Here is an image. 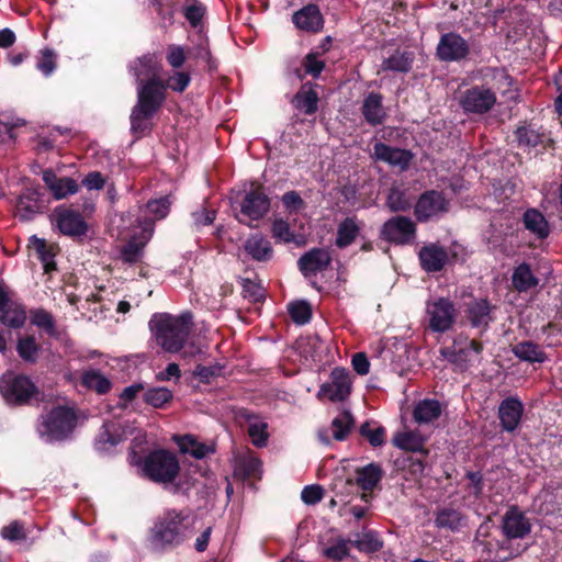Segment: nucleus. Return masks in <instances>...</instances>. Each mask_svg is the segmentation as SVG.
Masks as SVG:
<instances>
[{
    "instance_id": "nucleus-1",
    "label": "nucleus",
    "mask_w": 562,
    "mask_h": 562,
    "mask_svg": "<svg viewBox=\"0 0 562 562\" xmlns=\"http://www.w3.org/2000/svg\"><path fill=\"white\" fill-rule=\"evenodd\" d=\"M143 71L135 68L137 81V102L133 106L130 121L131 132L143 136L151 131V119L160 110L166 100L167 86L156 71L148 79H142Z\"/></svg>"
},
{
    "instance_id": "nucleus-2",
    "label": "nucleus",
    "mask_w": 562,
    "mask_h": 562,
    "mask_svg": "<svg viewBox=\"0 0 562 562\" xmlns=\"http://www.w3.org/2000/svg\"><path fill=\"white\" fill-rule=\"evenodd\" d=\"M194 520L176 510H170L161 517L151 529V542L164 549L178 546L193 532Z\"/></svg>"
},
{
    "instance_id": "nucleus-3",
    "label": "nucleus",
    "mask_w": 562,
    "mask_h": 562,
    "mask_svg": "<svg viewBox=\"0 0 562 562\" xmlns=\"http://www.w3.org/2000/svg\"><path fill=\"white\" fill-rule=\"evenodd\" d=\"M192 325L191 314L179 317H161L156 325V338L167 352H178L182 349Z\"/></svg>"
},
{
    "instance_id": "nucleus-4",
    "label": "nucleus",
    "mask_w": 562,
    "mask_h": 562,
    "mask_svg": "<svg viewBox=\"0 0 562 562\" xmlns=\"http://www.w3.org/2000/svg\"><path fill=\"white\" fill-rule=\"evenodd\" d=\"M77 416L74 409L57 406L38 419L37 431L46 441H59L66 439L74 430Z\"/></svg>"
},
{
    "instance_id": "nucleus-5",
    "label": "nucleus",
    "mask_w": 562,
    "mask_h": 562,
    "mask_svg": "<svg viewBox=\"0 0 562 562\" xmlns=\"http://www.w3.org/2000/svg\"><path fill=\"white\" fill-rule=\"evenodd\" d=\"M144 475L158 484H171L180 472V463L175 453L168 450L151 451L144 460Z\"/></svg>"
},
{
    "instance_id": "nucleus-6",
    "label": "nucleus",
    "mask_w": 562,
    "mask_h": 562,
    "mask_svg": "<svg viewBox=\"0 0 562 562\" xmlns=\"http://www.w3.org/2000/svg\"><path fill=\"white\" fill-rule=\"evenodd\" d=\"M484 525H481L475 537L477 547L481 548V558L490 562H505L513 558L520 555L527 548L520 544L509 543L505 539H483L480 537H486L487 532L483 531Z\"/></svg>"
},
{
    "instance_id": "nucleus-7",
    "label": "nucleus",
    "mask_w": 562,
    "mask_h": 562,
    "mask_svg": "<svg viewBox=\"0 0 562 562\" xmlns=\"http://www.w3.org/2000/svg\"><path fill=\"white\" fill-rule=\"evenodd\" d=\"M428 327L434 333H445L452 328L458 312L454 304L446 297L427 303Z\"/></svg>"
},
{
    "instance_id": "nucleus-8",
    "label": "nucleus",
    "mask_w": 562,
    "mask_h": 562,
    "mask_svg": "<svg viewBox=\"0 0 562 562\" xmlns=\"http://www.w3.org/2000/svg\"><path fill=\"white\" fill-rule=\"evenodd\" d=\"M531 521L517 506H510L502 517L501 530L509 543L524 539L531 532Z\"/></svg>"
},
{
    "instance_id": "nucleus-9",
    "label": "nucleus",
    "mask_w": 562,
    "mask_h": 562,
    "mask_svg": "<svg viewBox=\"0 0 562 562\" xmlns=\"http://www.w3.org/2000/svg\"><path fill=\"white\" fill-rule=\"evenodd\" d=\"M436 55L441 61H460L470 55V45L459 33H445L439 38Z\"/></svg>"
},
{
    "instance_id": "nucleus-10",
    "label": "nucleus",
    "mask_w": 562,
    "mask_h": 562,
    "mask_svg": "<svg viewBox=\"0 0 562 562\" xmlns=\"http://www.w3.org/2000/svg\"><path fill=\"white\" fill-rule=\"evenodd\" d=\"M495 103V93L490 88L483 86L467 89L460 98V105L467 113H487Z\"/></svg>"
},
{
    "instance_id": "nucleus-11",
    "label": "nucleus",
    "mask_w": 562,
    "mask_h": 562,
    "mask_svg": "<svg viewBox=\"0 0 562 562\" xmlns=\"http://www.w3.org/2000/svg\"><path fill=\"white\" fill-rule=\"evenodd\" d=\"M449 202L442 192L429 190L424 192L417 200L414 214L419 222H427L431 217L448 212Z\"/></svg>"
},
{
    "instance_id": "nucleus-12",
    "label": "nucleus",
    "mask_w": 562,
    "mask_h": 562,
    "mask_svg": "<svg viewBox=\"0 0 562 562\" xmlns=\"http://www.w3.org/2000/svg\"><path fill=\"white\" fill-rule=\"evenodd\" d=\"M138 226L142 228L139 236H132L121 248V259L128 265L142 261L144 257V248L153 235V221H138Z\"/></svg>"
},
{
    "instance_id": "nucleus-13",
    "label": "nucleus",
    "mask_w": 562,
    "mask_h": 562,
    "mask_svg": "<svg viewBox=\"0 0 562 562\" xmlns=\"http://www.w3.org/2000/svg\"><path fill=\"white\" fill-rule=\"evenodd\" d=\"M415 235L416 225L406 216H394L387 220L381 228V236L385 240L397 245L411 243Z\"/></svg>"
},
{
    "instance_id": "nucleus-14",
    "label": "nucleus",
    "mask_w": 562,
    "mask_h": 562,
    "mask_svg": "<svg viewBox=\"0 0 562 562\" xmlns=\"http://www.w3.org/2000/svg\"><path fill=\"white\" fill-rule=\"evenodd\" d=\"M0 390L9 403L27 402L36 392L33 382L25 375L4 378L0 381Z\"/></svg>"
},
{
    "instance_id": "nucleus-15",
    "label": "nucleus",
    "mask_w": 562,
    "mask_h": 562,
    "mask_svg": "<svg viewBox=\"0 0 562 562\" xmlns=\"http://www.w3.org/2000/svg\"><path fill=\"white\" fill-rule=\"evenodd\" d=\"M351 390V378L348 370L344 368H335L330 374V381L323 384L321 393L333 402L346 400Z\"/></svg>"
},
{
    "instance_id": "nucleus-16",
    "label": "nucleus",
    "mask_w": 562,
    "mask_h": 562,
    "mask_svg": "<svg viewBox=\"0 0 562 562\" xmlns=\"http://www.w3.org/2000/svg\"><path fill=\"white\" fill-rule=\"evenodd\" d=\"M331 262V256L325 248H312L303 254L297 260L300 271L304 277L316 276L326 270Z\"/></svg>"
},
{
    "instance_id": "nucleus-17",
    "label": "nucleus",
    "mask_w": 562,
    "mask_h": 562,
    "mask_svg": "<svg viewBox=\"0 0 562 562\" xmlns=\"http://www.w3.org/2000/svg\"><path fill=\"white\" fill-rule=\"evenodd\" d=\"M269 198L260 188H256L245 195L240 212L249 220L257 221L262 218L269 212Z\"/></svg>"
},
{
    "instance_id": "nucleus-18",
    "label": "nucleus",
    "mask_w": 562,
    "mask_h": 562,
    "mask_svg": "<svg viewBox=\"0 0 562 562\" xmlns=\"http://www.w3.org/2000/svg\"><path fill=\"white\" fill-rule=\"evenodd\" d=\"M418 258L426 272H439L448 263L449 254L438 244H428L419 249Z\"/></svg>"
},
{
    "instance_id": "nucleus-19",
    "label": "nucleus",
    "mask_w": 562,
    "mask_h": 562,
    "mask_svg": "<svg viewBox=\"0 0 562 562\" xmlns=\"http://www.w3.org/2000/svg\"><path fill=\"white\" fill-rule=\"evenodd\" d=\"M373 157L393 167H398L401 170H406L413 155L409 150L392 147L384 143H376L373 146Z\"/></svg>"
},
{
    "instance_id": "nucleus-20",
    "label": "nucleus",
    "mask_w": 562,
    "mask_h": 562,
    "mask_svg": "<svg viewBox=\"0 0 562 562\" xmlns=\"http://www.w3.org/2000/svg\"><path fill=\"white\" fill-rule=\"evenodd\" d=\"M56 221L59 231L70 237H81L88 231V225L81 214L74 210L56 211Z\"/></svg>"
},
{
    "instance_id": "nucleus-21",
    "label": "nucleus",
    "mask_w": 562,
    "mask_h": 562,
    "mask_svg": "<svg viewBox=\"0 0 562 562\" xmlns=\"http://www.w3.org/2000/svg\"><path fill=\"white\" fill-rule=\"evenodd\" d=\"M524 407L521 402L515 397H507L499 404L498 417L501 425L506 431H514L521 419Z\"/></svg>"
},
{
    "instance_id": "nucleus-22",
    "label": "nucleus",
    "mask_w": 562,
    "mask_h": 562,
    "mask_svg": "<svg viewBox=\"0 0 562 562\" xmlns=\"http://www.w3.org/2000/svg\"><path fill=\"white\" fill-rule=\"evenodd\" d=\"M493 306L485 299H475L467 305V317L472 327L486 330L488 324L493 321Z\"/></svg>"
},
{
    "instance_id": "nucleus-23",
    "label": "nucleus",
    "mask_w": 562,
    "mask_h": 562,
    "mask_svg": "<svg viewBox=\"0 0 562 562\" xmlns=\"http://www.w3.org/2000/svg\"><path fill=\"white\" fill-rule=\"evenodd\" d=\"M383 470L378 463H369L356 470L355 483L363 491L361 498L368 502L366 492L372 491L382 480Z\"/></svg>"
},
{
    "instance_id": "nucleus-24",
    "label": "nucleus",
    "mask_w": 562,
    "mask_h": 562,
    "mask_svg": "<svg viewBox=\"0 0 562 562\" xmlns=\"http://www.w3.org/2000/svg\"><path fill=\"white\" fill-rule=\"evenodd\" d=\"M237 418L248 424V435L252 445L256 447H265L268 440V425L248 409L241 408L237 413Z\"/></svg>"
},
{
    "instance_id": "nucleus-25",
    "label": "nucleus",
    "mask_w": 562,
    "mask_h": 562,
    "mask_svg": "<svg viewBox=\"0 0 562 562\" xmlns=\"http://www.w3.org/2000/svg\"><path fill=\"white\" fill-rule=\"evenodd\" d=\"M382 100L383 98L380 93L370 92L362 102V115L366 122L372 126L381 125L386 119Z\"/></svg>"
},
{
    "instance_id": "nucleus-26",
    "label": "nucleus",
    "mask_w": 562,
    "mask_h": 562,
    "mask_svg": "<svg viewBox=\"0 0 562 562\" xmlns=\"http://www.w3.org/2000/svg\"><path fill=\"white\" fill-rule=\"evenodd\" d=\"M293 22L300 30L318 32L323 27V16L317 5L308 4L293 14Z\"/></svg>"
},
{
    "instance_id": "nucleus-27",
    "label": "nucleus",
    "mask_w": 562,
    "mask_h": 562,
    "mask_svg": "<svg viewBox=\"0 0 562 562\" xmlns=\"http://www.w3.org/2000/svg\"><path fill=\"white\" fill-rule=\"evenodd\" d=\"M318 93L314 90L313 85L306 82L301 86L291 102L299 111L306 115H313L318 110Z\"/></svg>"
},
{
    "instance_id": "nucleus-28",
    "label": "nucleus",
    "mask_w": 562,
    "mask_h": 562,
    "mask_svg": "<svg viewBox=\"0 0 562 562\" xmlns=\"http://www.w3.org/2000/svg\"><path fill=\"white\" fill-rule=\"evenodd\" d=\"M124 440L122 427L113 422L104 423L94 440L99 451H109Z\"/></svg>"
},
{
    "instance_id": "nucleus-29",
    "label": "nucleus",
    "mask_w": 562,
    "mask_h": 562,
    "mask_svg": "<svg viewBox=\"0 0 562 562\" xmlns=\"http://www.w3.org/2000/svg\"><path fill=\"white\" fill-rule=\"evenodd\" d=\"M38 188H26L19 196L16 210L21 218L30 220L41 210Z\"/></svg>"
},
{
    "instance_id": "nucleus-30",
    "label": "nucleus",
    "mask_w": 562,
    "mask_h": 562,
    "mask_svg": "<svg viewBox=\"0 0 562 562\" xmlns=\"http://www.w3.org/2000/svg\"><path fill=\"white\" fill-rule=\"evenodd\" d=\"M360 229V224L356 217H346L342 220L337 227L335 239L336 247L344 249L350 246L357 239Z\"/></svg>"
},
{
    "instance_id": "nucleus-31",
    "label": "nucleus",
    "mask_w": 562,
    "mask_h": 562,
    "mask_svg": "<svg viewBox=\"0 0 562 562\" xmlns=\"http://www.w3.org/2000/svg\"><path fill=\"white\" fill-rule=\"evenodd\" d=\"M244 249L252 259L265 261L271 258L270 243L261 235H251L244 244Z\"/></svg>"
},
{
    "instance_id": "nucleus-32",
    "label": "nucleus",
    "mask_w": 562,
    "mask_h": 562,
    "mask_svg": "<svg viewBox=\"0 0 562 562\" xmlns=\"http://www.w3.org/2000/svg\"><path fill=\"white\" fill-rule=\"evenodd\" d=\"M441 405L436 400H423L414 408V419L418 424H429L441 415Z\"/></svg>"
},
{
    "instance_id": "nucleus-33",
    "label": "nucleus",
    "mask_w": 562,
    "mask_h": 562,
    "mask_svg": "<svg viewBox=\"0 0 562 562\" xmlns=\"http://www.w3.org/2000/svg\"><path fill=\"white\" fill-rule=\"evenodd\" d=\"M435 524L438 528L458 531L465 525V517L454 508H442L436 514Z\"/></svg>"
},
{
    "instance_id": "nucleus-34",
    "label": "nucleus",
    "mask_w": 562,
    "mask_h": 562,
    "mask_svg": "<svg viewBox=\"0 0 562 562\" xmlns=\"http://www.w3.org/2000/svg\"><path fill=\"white\" fill-rule=\"evenodd\" d=\"M518 147H536L543 139V133L535 124L525 123L515 131Z\"/></svg>"
},
{
    "instance_id": "nucleus-35",
    "label": "nucleus",
    "mask_w": 562,
    "mask_h": 562,
    "mask_svg": "<svg viewBox=\"0 0 562 562\" xmlns=\"http://www.w3.org/2000/svg\"><path fill=\"white\" fill-rule=\"evenodd\" d=\"M514 355L522 361L544 362L547 355L539 345L532 341H521L513 347Z\"/></svg>"
},
{
    "instance_id": "nucleus-36",
    "label": "nucleus",
    "mask_w": 562,
    "mask_h": 562,
    "mask_svg": "<svg viewBox=\"0 0 562 562\" xmlns=\"http://www.w3.org/2000/svg\"><path fill=\"white\" fill-rule=\"evenodd\" d=\"M524 224L528 231L541 239L549 235V224L542 213L536 209H529L525 212Z\"/></svg>"
},
{
    "instance_id": "nucleus-37",
    "label": "nucleus",
    "mask_w": 562,
    "mask_h": 562,
    "mask_svg": "<svg viewBox=\"0 0 562 562\" xmlns=\"http://www.w3.org/2000/svg\"><path fill=\"white\" fill-rule=\"evenodd\" d=\"M25 319V310L22 307V305L13 302L12 300L9 302L8 306L2 308L0 312V322L3 325L12 328H19L23 326Z\"/></svg>"
},
{
    "instance_id": "nucleus-38",
    "label": "nucleus",
    "mask_w": 562,
    "mask_h": 562,
    "mask_svg": "<svg viewBox=\"0 0 562 562\" xmlns=\"http://www.w3.org/2000/svg\"><path fill=\"white\" fill-rule=\"evenodd\" d=\"M393 445L406 451H423L425 438L415 431L398 432L393 438Z\"/></svg>"
},
{
    "instance_id": "nucleus-39",
    "label": "nucleus",
    "mask_w": 562,
    "mask_h": 562,
    "mask_svg": "<svg viewBox=\"0 0 562 562\" xmlns=\"http://www.w3.org/2000/svg\"><path fill=\"white\" fill-rule=\"evenodd\" d=\"M30 247L33 248L42 261L44 271L46 273L56 269V263L54 261V254L52 249L47 246L46 240L43 238H38L36 236H32L30 238Z\"/></svg>"
},
{
    "instance_id": "nucleus-40",
    "label": "nucleus",
    "mask_w": 562,
    "mask_h": 562,
    "mask_svg": "<svg viewBox=\"0 0 562 562\" xmlns=\"http://www.w3.org/2000/svg\"><path fill=\"white\" fill-rule=\"evenodd\" d=\"M81 383L89 390H93L99 394H105L111 389V382L99 371L89 370L82 373Z\"/></svg>"
},
{
    "instance_id": "nucleus-41",
    "label": "nucleus",
    "mask_w": 562,
    "mask_h": 562,
    "mask_svg": "<svg viewBox=\"0 0 562 562\" xmlns=\"http://www.w3.org/2000/svg\"><path fill=\"white\" fill-rule=\"evenodd\" d=\"M513 283L519 292H522L536 286L538 281L532 276L530 267L527 263H522L515 269Z\"/></svg>"
},
{
    "instance_id": "nucleus-42",
    "label": "nucleus",
    "mask_w": 562,
    "mask_h": 562,
    "mask_svg": "<svg viewBox=\"0 0 562 562\" xmlns=\"http://www.w3.org/2000/svg\"><path fill=\"white\" fill-rule=\"evenodd\" d=\"M353 417L348 411L341 412L337 417H335L331 422V428H333V437L336 440H344L346 439L347 435L349 434L350 429L353 426Z\"/></svg>"
},
{
    "instance_id": "nucleus-43",
    "label": "nucleus",
    "mask_w": 562,
    "mask_h": 562,
    "mask_svg": "<svg viewBox=\"0 0 562 562\" xmlns=\"http://www.w3.org/2000/svg\"><path fill=\"white\" fill-rule=\"evenodd\" d=\"M412 58L408 53L395 52L382 63L383 70L407 72L411 69Z\"/></svg>"
},
{
    "instance_id": "nucleus-44",
    "label": "nucleus",
    "mask_w": 562,
    "mask_h": 562,
    "mask_svg": "<svg viewBox=\"0 0 562 562\" xmlns=\"http://www.w3.org/2000/svg\"><path fill=\"white\" fill-rule=\"evenodd\" d=\"M351 543L360 551L376 552L382 548V542L373 531L358 533Z\"/></svg>"
},
{
    "instance_id": "nucleus-45",
    "label": "nucleus",
    "mask_w": 562,
    "mask_h": 562,
    "mask_svg": "<svg viewBox=\"0 0 562 562\" xmlns=\"http://www.w3.org/2000/svg\"><path fill=\"white\" fill-rule=\"evenodd\" d=\"M386 205L392 212H405L411 209L412 201L404 191L393 188L387 194Z\"/></svg>"
},
{
    "instance_id": "nucleus-46",
    "label": "nucleus",
    "mask_w": 562,
    "mask_h": 562,
    "mask_svg": "<svg viewBox=\"0 0 562 562\" xmlns=\"http://www.w3.org/2000/svg\"><path fill=\"white\" fill-rule=\"evenodd\" d=\"M31 322L33 325L44 329L49 336L56 335V326L53 315L44 308L31 311Z\"/></svg>"
},
{
    "instance_id": "nucleus-47",
    "label": "nucleus",
    "mask_w": 562,
    "mask_h": 562,
    "mask_svg": "<svg viewBox=\"0 0 562 562\" xmlns=\"http://www.w3.org/2000/svg\"><path fill=\"white\" fill-rule=\"evenodd\" d=\"M172 393L167 387H151L144 394V401L153 407L160 408L171 401Z\"/></svg>"
},
{
    "instance_id": "nucleus-48",
    "label": "nucleus",
    "mask_w": 562,
    "mask_h": 562,
    "mask_svg": "<svg viewBox=\"0 0 562 562\" xmlns=\"http://www.w3.org/2000/svg\"><path fill=\"white\" fill-rule=\"evenodd\" d=\"M289 313L295 324L304 325L312 317L311 305L305 301H299L289 305Z\"/></svg>"
},
{
    "instance_id": "nucleus-49",
    "label": "nucleus",
    "mask_w": 562,
    "mask_h": 562,
    "mask_svg": "<svg viewBox=\"0 0 562 562\" xmlns=\"http://www.w3.org/2000/svg\"><path fill=\"white\" fill-rule=\"evenodd\" d=\"M16 350L19 356L27 361L35 362L38 353V346L36 345L34 337H25L18 341Z\"/></svg>"
},
{
    "instance_id": "nucleus-50",
    "label": "nucleus",
    "mask_w": 562,
    "mask_h": 562,
    "mask_svg": "<svg viewBox=\"0 0 562 562\" xmlns=\"http://www.w3.org/2000/svg\"><path fill=\"white\" fill-rule=\"evenodd\" d=\"M171 205V200L169 196H162L156 200H151L147 203L146 210L149 214L154 216L153 223L155 224L156 220H161L167 216L169 213ZM145 218L144 221H146ZM151 221V218H149Z\"/></svg>"
},
{
    "instance_id": "nucleus-51",
    "label": "nucleus",
    "mask_w": 562,
    "mask_h": 562,
    "mask_svg": "<svg viewBox=\"0 0 562 562\" xmlns=\"http://www.w3.org/2000/svg\"><path fill=\"white\" fill-rule=\"evenodd\" d=\"M78 191L77 182L68 177L59 178L57 183L52 190L53 195L59 200L64 199L69 194H74Z\"/></svg>"
},
{
    "instance_id": "nucleus-52",
    "label": "nucleus",
    "mask_w": 562,
    "mask_h": 562,
    "mask_svg": "<svg viewBox=\"0 0 562 562\" xmlns=\"http://www.w3.org/2000/svg\"><path fill=\"white\" fill-rule=\"evenodd\" d=\"M323 553L328 559L334 561H341L349 554L348 541L338 539L334 544L324 549Z\"/></svg>"
},
{
    "instance_id": "nucleus-53",
    "label": "nucleus",
    "mask_w": 562,
    "mask_h": 562,
    "mask_svg": "<svg viewBox=\"0 0 562 562\" xmlns=\"http://www.w3.org/2000/svg\"><path fill=\"white\" fill-rule=\"evenodd\" d=\"M56 68V54L50 48H44L37 61V69L49 76Z\"/></svg>"
},
{
    "instance_id": "nucleus-54",
    "label": "nucleus",
    "mask_w": 562,
    "mask_h": 562,
    "mask_svg": "<svg viewBox=\"0 0 562 562\" xmlns=\"http://www.w3.org/2000/svg\"><path fill=\"white\" fill-rule=\"evenodd\" d=\"M360 434L366 437L373 447L382 446L384 442V428L378 427L375 429H371L369 422H366L360 426Z\"/></svg>"
},
{
    "instance_id": "nucleus-55",
    "label": "nucleus",
    "mask_w": 562,
    "mask_h": 562,
    "mask_svg": "<svg viewBox=\"0 0 562 562\" xmlns=\"http://www.w3.org/2000/svg\"><path fill=\"white\" fill-rule=\"evenodd\" d=\"M190 80L191 77L188 72L177 71L168 78L165 85L176 92H183L189 86Z\"/></svg>"
},
{
    "instance_id": "nucleus-56",
    "label": "nucleus",
    "mask_w": 562,
    "mask_h": 562,
    "mask_svg": "<svg viewBox=\"0 0 562 562\" xmlns=\"http://www.w3.org/2000/svg\"><path fill=\"white\" fill-rule=\"evenodd\" d=\"M272 236L281 241L290 243L294 236L291 233L290 225L284 220H276L272 224Z\"/></svg>"
},
{
    "instance_id": "nucleus-57",
    "label": "nucleus",
    "mask_w": 562,
    "mask_h": 562,
    "mask_svg": "<svg viewBox=\"0 0 562 562\" xmlns=\"http://www.w3.org/2000/svg\"><path fill=\"white\" fill-rule=\"evenodd\" d=\"M281 201L290 212H299L305 207L304 200L296 191L293 190L285 192L282 195Z\"/></svg>"
},
{
    "instance_id": "nucleus-58",
    "label": "nucleus",
    "mask_w": 562,
    "mask_h": 562,
    "mask_svg": "<svg viewBox=\"0 0 562 562\" xmlns=\"http://www.w3.org/2000/svg\"><path fill=\"white\" fill-rule=\"evenodd\" d=\"M183 14L191 26L196 27L205 14V7L200 2H195L187 7Z\"/></svg>"
},
{
    "instance_id": "nucleus-59",
    "label": "nucleus",
    "mask_w": 562,
    "mask_h": 562,
    "mask_svg": "<svg viewBox=\"0 0 562 562\" xmlns=\"http://www.w3.org/2000/svg\"><path fill=\"white\" fill-rule=\"evenodd\" d=\"M241 286L244 297H249L254 302H258L263 297V289L250 279H243Z\"/></svg>"
},
{
    "instance_id": "nucleus-60",
    "label": "nucleus",
    "mask_w": 562,
    "mask_h": 562,
    "mask_svg": "<svg viewBox=\"0 0 562 562\" xmlns=\"http://www.w3.org/2000/svg\"><path fill=\"white\" fill-rule=\"evenodd\" d=\"M167 61L172 68H180L186 61L184 49L178 45H169L167 53Z\"/></svg>"
},
{
    "instance_id": "nucleus-61",
    "label": "nucleus",
    "mask_w": 562,
    "mask_h": 562,
    "mask_svg": "<svg viewBox=\"0 0 562 562\" xmlns=\"http://www.w3.org/2000/svg\"><path fill=\"white\" fill-rule=\"evenodd\" d=\"M324 490L321 485L305 486L301 493L302 501L307 505H314L323 498Z\"/></svg>"
},
{
    "instance_id": "nucleus-62",
    "label": "nucleus",
    "mask_w": 562,
    "mask_h": 562,
    "mask_svg": "<svg viewBox=\"0 0 562 562\" xmlns=\"http://www.w3.org/2000/svg\"><path fill=\"white\" fill-rule=\"evenodd\" d=\"M303 66L305 71L313 77H318L325 67V63L317 58L315 54H308L304 58Z\"/></svg>"
},
{
    "instance_id": "nucleus-63",
    "label": "nucleus",
    "mask_w": 562,
    "mask_h": 562,
    "mask_svg": "<svg viewBox=\"0 0 562 562\" xmlns=\"http://www.w3.org/2000/svg\"><path fill=\"white\" fill-rule=\"evenodd\" d=\"M1 535L8 540H20L25 538L23 526L18 521H12L1 530Z\"/></svg>"
},
{
    "instance_id": "nucleus-64",
    "label": "nucleus",
    "mask_w": 562,
    "mask_h": 562,
    "mask_svg": "<svg viewBox=\"0 0 562 562\" xmlns=\"http://www.w3.org/2000/svg\"><path fill=\"white\" fill-rule=\"evenodd\" d=\"M192 218L195 226H204L213 223L215 218V211L202 207L192 213Z\"/></svg>"
}]
</instances>
